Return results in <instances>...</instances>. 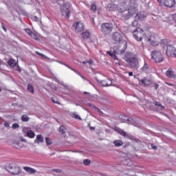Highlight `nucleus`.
<instances>
[{
  "mask_svg": "<svg viewBox=\"0 0 176 176\" xmlns=\"http://www.w3.org/2000/svg\"><path fill=\"white\" fill-rule=\"evenodd\" d=\"M111 38L114 42H117V43L120 44V47L122 46V49L119 50L118 48L114 49L113 51H108L107 54H109L111 57H112L114 60H118V56L116 54H123L127 49V41L124 39L123 33L120 31L116 32L113 33Z\"/></svg>",
  "mask_w": 176,
  "mask_h": 176,
  "instance_id": "nucleus-2",
  "label": "nucleus"
},
{
  "mask_svg": "<svg viewBox=\"0 0 176 176\" xmlns=\"http://www.w3.org/2000/svg\"><path fill=\"white\" fill-rule=\"evenodd\" d=\"M140 129H141V130H143V133H144V134H149V133L151 134L152 133V131H151L150 130H148L144 127L141 126V128H140Z\"/></svg>",
  "mask_w": 176,
  "mask_h": 176,
  "instance_id": "nucleus-35",
  "label": "nucleus"
},
{
  "mask_svg": "<svg viewBox=\"0 0 176 176\" xmlns=\"http://www.w3.org/2000/svg\"><path fill=\"white\" fill-rule=\"evenodd\" d=\"M8 65H10V67H16V62L13 59H10L8 61Z\"/></svg>",
  "mask_w": 176,
  "mask_h": 176,
  "instance_id": "nucleus-32",
  "label": "nucleus"
},
{
  "mask_svg": "<svg viewBox=\"0 0 176 176\" xmlns=\"http://www.w3.org/2000/svg\"><path fill=\"white\" fill-rule=\"evenodd\" d=\"M164 5L166 8H173L175 5V0H164Z\"/></svg>",
  "mask_w": 176,
  "mask_h": 176,
  "instance_id": "nucleus-17",
  "label": "nucleus"
},
{
  "mask_svg": "<svg viewBox=\"0 0 176 176\" xmlns=\"http://www.w3.org/2000/svg\"><path fill=\"white\" fill-rule=\"evenodd\" d=\"M23 170L27 173H29V174H35V173H36V170L28 166H24Z\"/></svg>",
  "mask_w": 176,
  "mask_h": 176,
  "instance_id": "nucleus-21",
  "label": "nucleus"
},
{
  "mask_svg": "<svg viewBox=\"0 0 176 176\" xmlns=\"http://www.w3.org/2000/svg\"><path fill=\"white\" fill-rule=\"evenodd\" d=\"M90 108H91L92 109H97L98 111V112H102L101 110H100V109H98V107L93 105V104H91L90 105Z\"/></svg>",
  "mask_w": 176,
  "mask_h": 176,
  "instance_id": "nucleus-43",
  "label": "nucleus"
},
{
  "mask_svg": "<svg viewBox=\"0 0 176 176\" xmlns=\"http://www.w3.org/2000/svg\"><path fill=\"white\" fill-rule=\"evenodd\" d=\"M149 30H152V27L151 26H147L144 28V31H149Z\"/></svg>",
  "mask_w": 176,
  "mask_h": 176,
  "instance_id": "nucleus-51",
  "label": "nucleus"
},
{
  "mask_svg": "<svg viewBox=\"0 0 176 176\" xmlns=\"http://www.w3.org/2000/svg\"><path fill=\"white\" fill-rule=\"evenodd\" d=\"M151 148L153 149H154L155 151H156V149H157V146H155V144H151Z\"/></svg>",
  "mask_w": 176,
  "mask_h": 176,
  "instance_id": "nucleus-54",
  "label": "nucleus"
},
{
  "mask_svg": "<svg viewBox=\"0 0 176 176\" xmlns=\"http://www.w3.org/2000/svg\"><path fill=\"white\" fill-rule=\"evenodd\" d=\"M151 58L155 61V63H162L164 60V56L160 51L154 50L151 52Z\"/></svg>",
  "mask_w": 176,
  "mask_h": 176,
  "instance_id": "nucleus-3",
  "label": "nucleus"
},
{
  "mask_svg": "<svg viewBox=\"0 0 176 176\" xmlns=\"http://www.w3.org/2000/svg\"><path fill=\"white\" fill-rule=\"evenodd\" d=\"M60 64H63V65H65L66 67H67V68H69V69H72H72H74L71 68V67L68 66L67 64L63 63V62H60Z\"/></svg>",
  "mask_w": 176,
  "mask_h": 176,
  "instance_id": "nucleus-58",
  "label": "nucleus"
},
{
  "mask_svg": "<svg viewBox=\"0 0 176 176\" xmlns=\"http://www.w3.org/2000/svg\"><path fill=\"white\" fill-rule=\"evenodd\" d=\"M141 32H144V30H142V29L139 28V29H136L135 31H133V37L135 38V39H136V41H138V42H141V41H142V36H141Z\"/></svg>",
  "mask_w": 176,
  "mask_h": 176,
  "instance_id": "nucleus-10",
  "label": "nucleus"
},
{
  "mask_svg": "<svg viewBox=\"0 0 176 176\" xmlns=\"http://www.w3.org/2000/svg\"><path fill=\"white\" fill-rule=\"evenodd\" d=\"M12 146L16 149H21V148H23V145L20 142H15L12 143Z\"/></svg>",
  "mask_w": 176,
  "mask_h": 176,
  "instance_id": "nucleus-23",
  "label": "nucleus"
},
{
  "mask_svg": "<svg viewBox=\"0 0 176 176\" xmlns=\"http://www.w3.org/2000/svg\"><path fill=\"white\" fill-rule=\"evenodd\" d=\"M91 10H92V12H96V10H97V7L96 6V5L91 6Z\"/></svg>",
  "mask_w": 176,
  "mask_h": 176,
  "instance_id": "nucleus-48",
  "label": "nucleus"
},
{
  "mask_svg": "<svg viewBox=\"0 0 176 176\" xmlns=\"http://www.w3.org/2000/svg\"><path fill=\"white\" fill-rule=\"evenodd\" d=\"M7 171L12 175H19L21 173V168L20 166H16V164H11L6 168Z\"/></svg>",
  "mask_w": 176,
  "mask_h": 176,
  "instance_id": "nucleus-5",
  "label": "nucleus"
},
{
  "mask_svg": "<svg viewBox=\"0 0 176 176\" xmlns=\"http://www.w3.org/2000/svg\"><path fill=\"white\" fill-rule=\"evenodd\" d=\"M124 118H126V116L120 115L118 117L119 120H120L121 123H124Z\"/></svg>",
  "mask_w": 176,
  "mask_h": 176,
  "instance_id": "nucleus-37",
  "label": "nucleus"
},
{
  "mask_svg": "<svg viewBox=\"0 0 176 176\" xmlns=\"http://www.w3.org/2000/svg\"><path fill=\"white\" fill-rule=\"evenodd\" d=\"M19 127H20V125H19L17 123H14L12 126V129H13V130H15V129H19Z\"/></svg>",
  "mask_w": 176,
  "mask_h": 176,
  "instance_id": "nucleus-39",
  "label": "nucleus"
},
{
  "mask_svg": "<svg viewBox=\"0 0 176 176\" xmlns=\"http://www.w3.org/2000/svg\"><path fill=\"white\" fill-rule=\"evenodd\" d=\"M153 104L155 105V107H161L162 109H165L166 107L162 105V103H160V102H154Z\"/></svg>",
  "mask_w": 176,
  "mask_h": 176,
  "instance_id": "nucleus-31",
  "label": "nucleus"
},
{
  "mask_svg": "<svg viewBox=\"0 0 176 176\" xmlns=\"http://www.w3.org/2000/svg\"><path fill=\"white\" fill-rule=\"evenodd\" d=\"M133 27H138V21L134 20L132 23Z\"/></svg>",
  "mask_w": 176,
  "mask_h": 176,
  "instance_id": "nucleus-41",
  "label": "nucleus"
},
{
  "mask_svg": "<svg viewBox=\"0 0 176 176\" xmlns=\"http://www.w3.org/2000/svg\"><path fill=\"white\" fill-rule=\"evenodd\" d=\"M116 146H122L123 145V142L120 140H117L113 142Z\"/></svg>",
  "mask_w": 176,
  "mask_h": 176,
  "instance_id": "nucleus-27",
  "label": "nucleus"
},
{
  "mask_svg": "<svg viewBox=\"0 0 176 176\" xmlns=\"http://www.w3.org/2000/svg\"><path fill=\"white\" fill-rule=\"evenodd\" d=\"M63 86L65 87V89H66V90H69V91H74L68 85H63Z\"/></svg>",
  "mask_w": 176,
  "mask_h": 176,
  "instance_id": "nucleus-47",
  "label": "nucleus"
},
{
  "mask_svg": "<svg viewBox=\"0 0 176 176\" xmlns=\"http://www.w3.org/2000/svg\"><path fill=\"white\" fill-rule=\"evenodd\" d=\"M134 58H135V55L133 54L131 52H127L125 54L124 60L126 63L129 62Z\"/></svg>",
  "mask_w": 176,
  "mask_h": 176,
  "instance_id": "nucleus-19",
  "label": "nucleus"
},
{
  "mask_svg": "<svg viewBox=\"0 0 176 176\" xmlns=\"http://www.w3.org/2000/svg\"><path fill=\"white\" fill-rule=\"evenodd\" d=\"M25 32H27V34H28V35H30L32 32V30H31V29L30 28H26L24 29Z\"/></svg>",
  "mask_w": 176,
  "mask_h": 176,
  "instance_id": "nucleus-42",
  "label": "nucleus"
},
{
  "mask_svg": "<svg viewBox=\"0 0 176 176\" xmlns=\"http://www.w3.org/2000/svg\"><path fill=\"white\" fill-rule=\"evenodd\" d=\"M127 63L132 68H139L138 59L135 56L134 58L131 59V60Z\"/></svg>",
  "mask_w": 176,
  "mask_h": 176,
  "instance_id": "nucleus-13",
  "label": "nucleus"
},
{
  "mask_svg": "<svg viewBox=\"0 0 176 176\" xmlns=\"http://www.w3.org/2000/svg\"><path fill=\"white\" fill-rule=\"evenodd\" d=\"M154 87L155 89V90H157V89L159 88V85L156 84V83H154Z\"/></svg>",
  "mask_w": 176,
  "mask_h": 176,
  "instance_id": "nucleus-59",
  "label": "nucleus"
},
{
  "mask_svg": "<svg viewBox=\"0 0 176 176\" xmlns=\"http://www.w3.org/2000/svg\"><path fill=\"white\" fill-rule=\"evenodd\" d=\"M28 90L30 93H31L32 94H34V87L32 85L28 84Z\"/></svg>",
  "mask_w": 176,
  "mask_h": 176,
  "instance_id": "nucleus-30",
  "label": "nucleus"
},
{
  "mask_svg": "<svg viewBox=\"0 0 176 176\" xmlns=\"http://www.w3.org/2000/svg\"><path fill=\"white\" fill-rule=\"evenodd\" d=\"M157 1L160 3V5H164V0H157Z\"/></svg>",
  "mask_w": 176,
  "mask_h": 176,
  "instance_id": "nucleus-56",
  "label": "nucleus"
},
{
  "mask_svg": "<svg viewBox=\"0 0 176 176\" xmlns=\"http://www.w3.org/2000/svg\"><path fill=\"white\" fill-rule=\"evenodd\" d=\"M65 130H67V128L63 125L59 127V133L62 135H64Z\"/></svg>",
  "mask_w": 176,
  "mask_h": 176,
  "instance_id": "nucleus-29",
  "label": "nucleus"
},
{
  "mask_svg": "<svg viewBox=\"0 0 176 176\" xmlns=\"http://www.w3.org/2000/svg\"><path fill=\"white\" fill-rule=\"evenodd\" d=\"M45 142L47 145H52V144H53V142H52V139H50V138L49 137L45 138Z\"/></svg>",
  "mask_w": 176,
  "mask_h": 176,
  "instance_id": "nucleus-34",
  "label": "nucleus"
},
{
  "mask_svg": "<svg viewBox=\"0 0 176 176\" xmlns=\"http://www.w3.org/2000/svg\"><path fill=\"white\" fill-rule=\"evenodd\" d=\"M72 71H74V72L77 74V75H79V76H82V74H80V72H79L78 70L72 69Z\"/></svg>",
  "mask_w": 176,
  "mask_h": 176,
  "instance_id": "nucleus-52",
  "label": "nucleus"
},
{
  "mask_svg": "<svg viewBox=\"0 0 176 176\" xmlns=\"http://www.w3.org/2000/svg\"><path fill=\"white\" fill-rule=\"evenodd\" d=\"M166 76L168 78H175V75H174V72L171 69H168L166 73Z\"/></svg>",
  "mask_w": 176,
  "mask_h": 176,
  "instance_id": "nucleus-24",
  "label": "nucleus"
},
{
  "mask_svg": "<svg viewBox=\"0 0 176 176\" xmlns=\"http://www.w3.org/2000/svg\"><path fill=\"white\" fill-rule=\"evenodd\" d=\"M117 131L119 134H120V135H122V137H124V138H128V140H131V141H137V138H135V137H134L131 133H126L122 129H118Z\"/></svg>",
  "mask_w": 176,
  "mask_h": 176,
  "instance_id": "nucleus-7",
  "label": "nucleus"
},
{
  "mask_svg": "<svg viewBox=\"0 0 176 176\" xmlns=\"http://www.w3.org/2000/svg\"><path fill=\"white\" fill-rule=\"evenodd\" d=\"M27 137L29 138H35V133H34V131L29 130L27 131Z\"/></svg>",
  "mask_w": 176,
  "mask_h": 176,
  "instance_id": "nucleus-25",
  "label": "nucleus"
},
{
  "mask_svg": "<svg viewBox=\"0 0 176 176\" xmlns=\"http://www.w3.org/2000/svg\"><path fill=\"white\" fill-rule=\"evenodd\" d=\"M173 20H174V21H175V23H176V14H175L173 15Z\"/></svg>",
  "mask_w": 176,
  "mask_h": 176,
  "instance_id": "nucleus-62",
  "label": "nucleus"
},
{
  "mask_svg": "<svg viewBox=\"0 0 176 176\" xmlns=\"http://www.w3.org/2000/svg\"><path fill=\"white\" fill-rule=\"evenodd\" d=\"M161 45H162L163 46H166V45H167V40H166V39L162 40Z\"/></svg>",
  "mask_w": 176,
  "mask_h": 176,
  "instance_id": "nucleus-45",
  "label": "nucleus"
},
{
  "mask_svg": "<svg viewBox=\"0 0 176 176\" xmlns=\"http://www.w3.org/2000/svg\"><path fill=\"white\" fill-rule=\"evenodd\" d=\"M21 141L22 142H27V140L24 139L23 138H21Z\"/></svg>",
  "mask_w": 176,
  "mask_h": 176,
  "instance_id": "nucleus-60",
  "label": "nucleus"
},
{
  "mask_svg": "<svg viewBox=\"0 0 176 176\" xmlns=\"http://www.w3.org/2000/svg\"><path fill=\"white\" fill-rule=\"evenodd\" d=\"M124 122H128L129 123V120L131 119V118L126 116V118H124Z\"/></svg>",
  "mask_w": 176,
  "mask_h": 176,
  "instance_id": "nucleus-57",
  "label": "nucleus"
},
{
  "mask_svg": "<svg viewBox=\"0 0 176 176\" xmlns=\"http://www.w3.org/2000/svg\"><path fill=\"white\" fill-rule=\"evenodd\" d=\"M36 54H38V56H41V57H43V58H47V56H46L45 54L41 53V52H36Z\"/></svg>",
  "mask_w": 176,
  "mask_h": 176,
  "instance_id": "nucleus-40",
  "label": "nucleus"
},
{
  "mask_svg": "<svg viewBox=\"0 0 176 176\" xmlns=\"http://www.w3.org/2000/svg\"><path fill=\"white\" fill-rule=\"evenodd\" d=\"M148 16V14L145 11H141L136 14L135 18L136 20H139V21H144Z\"/></svg>",
  "mask_w": 176,
  "mask_h": 176,
  "instance_id": "nucleus-11",
  "label": "nucleus"
},
{
  "mask_svg": "<svg viewBox=\"0 0 176 176\" xmlns=\"http://www.w3.org/2000/svg\"><path fill=\"white\" fill-rule=\"evenodd\" d=\"M52 102H54V104H60V102H58V100H57L56 99V98H52Z\"/></svg>",
  "mask_w": 176,
  "mask_h": 176,
  "instance_id": "nucleus-46",
  "label": "nucleus"
},
{
  "mask_svg": "<svg viewBox=\"0 0 176 176\" xmlns=\"http://www.w3.org/2000/svg\"><path fill=\"white\" fill-rule=\"evenodd\" d=\"M166 56L168 57H175L176 56V50L173 45H168L166 46Z\"/></svg>",
  "mask_w": 176,
  "mask_h": 176,
  "instance_id": "nucleus-8",
  "label": "nucleus"
},
{
  "mask_svg": "<svg viewBox=\"0 0 176 176\" xmlns=\"http://www.w3.org/2000/svg\"><path fill=\"white\" fill-rule=\"evenodd\" d=\"M30 36H31V38H33V39H36V38H38V36H36V34H35L34 32H32V34H30Z\"/></svg>",
  "mask_w": 176,
  "mask_h": 176,
  "instance_id": "nucleus-44",
  "label": "nucleus"
},
{
  "mask_svg": "<svg viewBox=\"0 0 176 176\" xmlns=\"http://www.w3.org/2000/svg\"><path fill=\"white\" fill-rule=\"evenodd\" d=\"M148 42L151 45V46H157L159 43L156 41L155 36H150L147 37Z\"/></svg>",
  "mask_w": 176,
  "mask_h": 176,
  "instance_id": "nucleus-15",
  "label": "nucleus"
},
{
  "mask_svg": "<svg viewBox=\"0 0 176 176\" xmlns=\"http://www.w3.org/2000/svg\"><path fill=\"white\" fill-rule=\"evenodd\" d=\"M88 63L90 64V65H91V64H93V60H89L88 61Z\"/></svg>",
  "mask_w": 176,
  "mask_h": 176,
  "instance_id": "nucleus-63",
  "label": "nucleus"
},
{
  "mask_svg": "<svg viewBox=\"0 0 176 176\" xmlns=\"http://www.w3.org/2000/svg\"><path fill=\"white\" fill-rule=\"evenodd\" d=\"M128 124H132V126H135V127H138V129H141V126L140 125V121L137 118H129Z\"/></svg>",
  "mask_w": 176,
  "mask_h": 176,
  "instance_id": "nucleus-12",
  "label": "nucleus"
},
{
  "mask_svg": "<svg viewBox=\"0 0 176 176\" xmlns=\"http://www.w3.org/2000/svg\"><path fill=\"white\" fill-rule=\"evenodd\" d=\"M96 81L98 82V83H100V85L101 86H102L103 87H107L108 86H111L112 85V80H109V84H108V82H107V80H100L98 79H96Z\"/></svg>",
  "mask_w": 176,
  "mask_h": 176,
  "instance_id": "nucleus-18",
  "label": "nucleus"
},
{
  "mask_svg": "<svg viewBox=\"0 0 176 176\" xmlns=\"http://www.w3.org/2000/svg\"><path fill=\"white\" fill-rule=\"evenodd\" d=\"M141 69L145 74H149V72H151V67H149V65L145 62L144 66L141 68Z\"/></svg>",
  "mask_w": 176,
  "mask_h": 176,
  "instance_id": "nucleus-20",
  "label": "nucleus"
},
{
  "mask_svg": "<svg viewBox=\"0 0 176 176\" xmlns=\"http://www.w3.org/2000/svg\"><path fill=\"white\" fill-rule=\"evenodd\" d=\"M101 32L104 35H109L112 32V30H113V25L109 23H102L101 25Z\"/></svg>",
  "mask_w": 176,
  "mask_h": 176,
  "instance_id": "nucleus-6",
  "label": "nucleus"
},
{
  "mask_svg": "<svg viewBox=\"0 0 176 176\" xmlns=\"http://www.w3.org/2000/svg\"><path fill=\"white\" fill-rule=\"evenodd\" d=\"M35 144H39V142H43V136L42 135H37L36 139L34 140Z\"/></svg>",
  "mask_w": 176,
  "mask_h": 176,
  "instance_id": "nucleus-22",
  "label": "nucleus"
},
{
  "mask_svg": "<svg viewBox=\"0 0 176 176\" xmlns=\"http://www.w3.org/2000/svg\"><path fill=\"white\" fill-rule=\"evenodd\" d=\"M80 78H82V79H83V80H87V78H86L85 76H81Z\"/></svg>",
  "mask_w": 176,
  "mask_h": 176,
  "instance_id": "nucleus-61",
  "label": "nucleus"
},
{
  "mask_svg": "<svg viewBox=\"0 0 176 176\" xmlns=\"http://www.w3.org/2000/svg\"><path fill=\"white\" fill-rule=\"evenodd\" d=\"M33 20L34 21H39V18L38 16H33Z\"/></svg>",
  "mask_w": 176,
  "mask_h": 176,
  "instance_id": "nucleus-53",
  "label": "nucleus"
},
{
  "mask_svg": "<svg viewBox=\"0 0 176 176\" xmlns=\"http://www.w3.org/2000/svg\"><path fill=\"white\" fill-rule=\"evenodd\" d=\"M1 27L3 31H5V32H7L8 30L6 29V26L5 25V23H1Z\"/></svg>",
  "mask_w": 176,
  "mask_h": 176,
  "instance_id": "nucleus-49",
  "label": "nucleus"
},
{
  "mask_svg": "<svg viewBox=\"0 0 176 176\" xmlns=\"http://www.w3.org/2000/svg\"><path fill=\"white\" fill-rule=\"evenodd\" d=\"M21 120H22V122H30V117H28V116L24 114L21 116Z\"/></svg>",
  "mask_w": 176,
  "mask_h": 176,
  "instance_id": "nucleus-28",
  "label": "nucleus"
},
{
  "mask_svg": "<svg viewBox=\"0 0 176 176\" xmlns=\"http://www.w3.org/2000/svg\"><path fill=\"white\" fill-rule=\"evenodd\" d=\"M72 118H74V119H77L78 120H82V118H80V116H79L78 114L76 113H73L72 114Z\"/></svg>",
  "mask_w": 176,
  "mask_h": 176,
  "instance_id": "nucleus-38",
  "label": "nucleus"
},
{
  "mask_svg": "<svg viewBox=\"0 0 176 176\" xmlns=\"http://www.w3.org/2000/svg\"><path fill=\"white\" fill-rule=\"evenodd\" d=\"M73 27H74L76 32H82V31H85V25L80 21L75 22L73 24Z\"/></svg>",
  "mask_w": 176,
  "mask_h": 176,
  "instance_id": "nucleus-9",
  "label": "nucleus"
},
{
  "mask_svg": "<svg viewBox=\"0 0 176 176\" xmlns=\"http://www.w3.org/2000/svg\"><path fill=\"white\" fill-rule=\"evenodd\" d=\"M142 83V86H149L153 83V81H152V79L148 78V77H144L140 80Z\"/></svg>",
  "mask_w": 176,
  "mask_h": 176,
  "instance_id": "nucleus-14",
  "label": "nucleus"
},
{
  "mask_svg": "<svg viewBox=\"0 0 176 176\" xmlns=\"http://www.w3.org/2000/svg\"><path fill=\"white\" fill-rule=\"evenodd\" d=\"M106 9H107V10H108V12H115V10H116V9H118V6H116L113 3H109L106 6Z\"/></svg>",
  "mask_w": 176,
  "mask_h": 176,
  "instance_id": "nucleus-16",
  "label": "nucleus"
},
{
  "mask_svg": "<svg viewBox=\"0 0 176 176\" xmlns=\"http://www.w3.org/2000/svg\"><path fill=\"white\" fill-rule=\"evenodd\" d=\"M83 163L85 166H90V164H91V161L89 159H87L84 160Z\"/></svg>",
  "mask_w": 176,
  "mask_h": 176,
  "instance_id": "nucleus-36",
  "label": "nucleus"
},
{
  "mask_svg": "<svg viewBox=\"0 0 176 176\" xmlns=\"http://www.w3.org/2000/svg\"><path fill=\"white\" fill-rule=\"evenodd\" d=\"M81 35L83 39H89L90 38V33L89 32H82Z\"/></svg>",
  "mask_w": 176,
  "mask_h": 176,
  "instance_id": "nucleus-26",
  "label": "nucleus"
},
{
  "mask_svg": "<svg viewBox=\"0 0 176 176\" xmlns=\"http://www.w3.org/2000/svg\"><path fill=\"white\" fill-rule=\"evenodd\" d=\"M137 1L135 0H122V1L117 6L118 12L122 20L127 21L130 20L137 12Z\"/></svg>",
  "mask_w": 176,
  "mask_h": 176,
  "instance_id": "nucleus-1",
  "label": "nucleus"
},
{
  "mask_svg": "<svg viewBox=\"0 0 176 176\" xmlns=\"http://www.w3.org/2000/svg\"><path fill=\"white\" fill-rule=\"evenodd\" d=\"M60 11L64 17L69 19V14H71V4L69 3L63 4L60 7Z\"/></svg>",
  "mask_w": 176,
  "mask_h": 176,
  "instance_id": "nucleus-4",
  "label": "nucleus"
},
{
  "mask_svg": "<svg viewBox=\"0 0 176 176\" xmlns=\"http://www.w3.org/2000/svg\"><path fill=\"white\" fill-rule=\"evenodd\" d=\"M129 76H133V72H130L129 73Z\"/></svg>",
  "mask_w": 176,
  "mask_h": 176,
  "instance_id": "nucleus-64",
  "label": "nucleus"
},
{
  "mask_svg": "<svg viewBox=\"0 0 176 176\" xmlns=\"http://www.w3.org/2000/svg\"><path fill=\"white\" fill-rule=\"evenodd\" d=\"M4 126H5V127H10V124H9V122H4Z\"/></svg>",
  "mask_w": 176,
  "mask_h": 176,
  "instance_id": "nucleus-55",
  "label": "nucleus"
},
{
  "mask_svg": "<svg viewBox=\"0 0 176 176\" xmlns=\"http://www.w3.org/2000/svg\"><path fill=\"white\" fill-rule=\"evenodd\" d=\"M52 171L54 173H56L57 174H60V173H61V170L60 169H52Z\"/></svg>",
  "mask_w": 176,
  "mask_h": 176,
  "instance_id": "nucleus-50",
  "label": "nucleus"
},
{
  "mask_svg": "<svg viewBox=\"0 0 176 176\" xmlns=\"http://www.w3.org/2000/svg\"><path fill=\"white\" fill-rule=\"evenodd\" d=\"M142 2L144 4V6H146V8H149L151 0H142Z\"/></svg>",
  "mask_w": 176,
  "mask_h": 176,
  "instance_id": "nucleus-33",
  "label": "nucleus"
}]
</instances>
